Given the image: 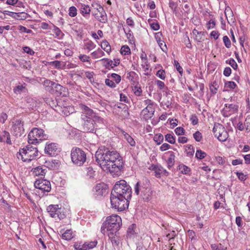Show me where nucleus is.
<instances>
[{"label": "nucleus", "instance_id": "obj_1", "mask_svg": "<svg viewBox=\"0 0 250 250\" xmlns=\"http://www.w3.org/2000/svg\"><path fill=\"white\" fill-rule=\"evenodd\" d=\"M95 157L104 171L109 172L113 177L121 174L124 167L123 158L112 147L101 146L96 152Z\"/></svg>", "mask_w": 250, "mask_h": 250}, {"label": "nucleus", "instance_id": "obj_2", "mask_svg": "<svg viewBox=\"0 0 250 250\" xmlns=\"http://www.w3.org/2000/svg\"><path fill=\"white\" fill-rule=\"evenodd\" d=\"M132 193V188L127 182L124 180L117 181L110 195L112 208L120 211L128 208Z\"/></svg>", "mask_w": 250, "mask_h": 250}, {"label": "nucleus", "instance_id": "obj_3", "mask_svg": "<svg viewBox=\"0 0 250 250\" xmlns=\"http://www.w3.org/2000/svg\"><path fill=\"white\" fill-rule=\"evenodd\" d=\"M84 121L83 126V132H92L95 129V125L99 128L105 126L104 119L97 116L93 110H83L81 116Z\"/></svg>", "mask_w": 250, "mask_h": 250}, {"label": "nucleus", "instance_id": "obj_4", "mask_svg": "<svg viewBox=\"0 0 250 250\" xmlns=\"http://www.w3.org/2000/svg\"><path fill=\"white\" fill-rule=\"evenodd\" d=\"M134 191L135 193L137 195H140L144 201L148 202L151 199L153 192L150 182L147 178H145L136 184Z\"/></svg>", "mask_w": 250, "mask_h": 250}, {"label": "nucleus", "instance_id": "obj_5", "mask_svg": "<svg viewBox=\"0 0 250 250\" xmlns=\"http://www.w3.org/2000/svg\"><path fill=\"white\" fill-rule=\"evenodd\" d=\"M122 225L121 218L117 215L108 216L104 222L101 228V231L104 234L106 231H119Z\"/></svg>", "mask_w": 250, "mask_h": 250}, {"label": "nucleus", "instance_id": "obj_6", "mask_svg": "<svg viewBox=\"0 0 250 250\" xmlns=\"http://www.w3.org/2000/svg\"><path fill=\"white\" fill-rule=\"evenodd\" d=\"M43 85L46 91L56 96L66 97L67 95L68 91L66 87L49 80H44Z\"/></svg>", "mask_w": 250, "mask_h": 250}, {"label": "nucleus", "instance_id": "obj_7", "mask_svg": "<svg viewBox=\"0 0 250 250\" xmlns=\"http://www.w3.org/2000/svg\"><path fill=\"white\" fill-rule=\"evenodd\" d=\"M31 145H27L19 150V152L17 153L18 159H20V156L23 162H30L36 158L38 155V149Z\"/></svg>", "mask_w": 250, "mask_h": 250}, {"label": "nucleus", "instance_id": "obj_8", "mask_svg": "<svg viewBox=\"0 0 250 250\" xmlns=\"http://www.w3.org/2000/svg\"><path fill=\"white\" fill-rule=\"evenodd\" d=\"M72 162L77 166H82L86 160V154L82 149L73 147L71 150Z\"/></svg>", "mask_w": 250, "mask_h": 250}, {"label": "nucleus", "instance_id": "obj_9", "mask_svg": "<svg viewBox=\"0 0 250 250\" xmlns=\"http://www.w3.org/2000/svg\"><path fill=\"white\" fill-rule=\"evenodd\" d=\"M44 130L39 128H33L28 135V142L29 144L36 145L40 141L46 140L47 136L44 133Z\"/></svg>", "mask_w": 250, "mask_h": 250}, {"label": "nucleus", "instance_id": "obj_10", "mask_svg": "<svg viewBox=\"0 0 250 250\" xmlns=\"http://www.w3.org/2000/svg\"><path fill=\"white\" fill-rule=\"evenodd\" d=\"M215 137L221 142H225L228 138L229 134L225 127L221 124L215 123L213 128Z\"/></svg>", "mask_w": 250, "mask_h": 250}, {"label": "nucleus", "instance_id": "obj_11", "mask_svg": "<svg viewBox=\"0 0 250 250\" xmlns=\"http://www.w3.org/2000/svg\"><path fill=\"white\" fill-rule=\"evenodd\" d=\"M61 151V148L57 144L54 143L46 144L44 148L45 153L51 156L57 155Z\"/></svg>", "mask_w": 250, "mask_h": 250}, {"label": "nucleus", "instance_id": "obj_12", "mask_svg": "<svg viewBox=\"0 0 250 250\" xmlns=\"http://www.w3.org/2000/svg\"><path fill=\"white\" fill-rule=\"evenodd\" d=\"M34 187L36 188L47 192H49L51 189L50 182L45 179L37 180L34 183Z\"/></svg>", "mask_w": 250, "mask_h": 250}, {"label": "nucleus", "instance_id": "obj_13", "mask_svg": "<svg viewBox=\"0 0 250 250\" xmlns=\"http://www.w3.org/2000/svg\"><path fill=\"white\" fill-rule=\"evenodd\" d=\"M95 8L97 10V13H93V14L95 18L99 21L102 23H105L107 21L106 13L104 10L103 7L97 3L95 4Z\"/></svg>", "mask_w": 250, "mask_h": 250}, {"label": "nucleus", "instance_id": "obj_14", "mask_svg": "<svg viewBox=\"0 0 250 250\" xmlns=\"http://www.w3.org/2000/svg\"><path fill=\"white\" fill-rule=\"evenodd\" d=\"M97 244V241H94L89 243L76 242L74 245V248L76 250H87L93 248Z\"/></svg>", "mask_w": 250, "mask_h": 250}, {"label": "nucleus", "instance_id": "obj_15", "mask_svg": "<svg viewBox=\"0 0 250 250\" xmlns=\"http://www.w3.org/2000/svg\"><path fill=\"white\" fill-rule=\"evenodd\" d=\"M93 191L97 196H103L108 192V186L104 183L97 184L93 188Z\"/></svg>", "mask_w": 250, "mask_h": 250}, {"label": "nucleus", "instance_id": "obj_16", "mask_svg": "<svg viewBox=\"0 0 250 250\" xmlns=\"http://www.w3.org/2000/svg\"><path fill=\"white\" fill-rule=\"evenodd\" d=\"M24 122L21 120H16L13 125V129L15 135L21 136L24 133Z\"/></svg>", "mask_w": 250, "mask_h": 250}, {"label": "nucleus", "instance_id": "obj_17", "mask_svg": "<svg viewBox=\"0 0 250 250\" xmlns=\"http://www.w3.org/2000/svg\"><path fill=\"white\" fill-rule=\"evenodd\" d=\"M60 209L58 205H50L47 208V212L50 216L55 218L58 216V213L60 212Z\"/></svg>", "mask_w": 250, "mask_h": 250}, {"label": "nucleus", "instance_id": "obj_18", "mask_svg": "<svg viewBox=\"0 0 250 250\" xmlns=\"http://www.w3.org/2000/svg\"><path fill=\"white\" fill-rule=\"evenodd\" d=\"M119 231H110L108 232L109 239L110 240L113 245L118 246L120 244Z\"/></svg>", "mask_w": 250, "mask_h": 250}, {"label": "nucleus", "instance_id": "obj_19", "mask_svg": "<svg viewBox=\"0 0 250 250\" xmlns=\"http://www.w3.org/2000/svg\"><path fill=\"white\" fill-rule=\"evenodd\" d=\"M101 61L103 62L104 66L106 67V68L110 69V68H113L115 66H116L120 63V60H114V62H113L112 60H110L108 59H103L101 60Z\"/></svg>", "mask_w": 250, "mask_h": 250}, {"label": "nucleus", "instance_id": "obj_20", "mask_svg": "<svg viewBox=\"0 0 250 250\" xmlns=\"http://www.w3.org/2000/svg\"><path fill=\"white\" fill-rule=\"evenodd\" d=\"M27 84L25 83H19L14 89L13 91L16 94H21L22 93H27L28 91L26 88Z\"/></svg>", "mask_w": 250, "mask_h": 250}, {"label": "nucleus", "instance_id": "obj_21", "mask_svg": "<svg viewBox=\"0 0 250 250\" xmlns=\"http://www.w3.org/2000/svg\"><path fill=\"white\" fill-rule=\"evenodd\" d=\"M45 164L49 169L57 170L59 169L60 167L61 162L58 160H52L51 161L46 162Z\"/></svg>", "mask_w": 250, "mask_h": 250}, {"label": "nucleus", "instance_id": "obj_22", "mask_svg": "<svg viewBox=\"0 0 250 250\" xmlns=\"http://www.w3.org/2000/svg\"><path fill=\"white\" fill-rule=\"evenodd\" d=\"M79 10L82 15L85 18H87L90 13L91 9L88 5L81 4L79 5Z\"/></svg>", "mask_w": 250, "mask_h": 250}, {"label": "nucleus", "instance_id": "obj_23", "mask_svg": "<svg viewBox=\"0 0 250 250\" xmlns=\"http://www.w3.org/2000/svg\"><path fill=\"white\" fill-rule=\"evenodd\" d=\"M0 142H6L7 144H11L10 135L8 132L4 130L0 134Z\"/></svg>", "mask_w": 250, "mask_h": 250}, {"label": "nucleus", "instance_id": "obj_24", "mask_svg": "<svg viewBox=\"0 0 250 250\" xmlns=\"http://www.w3.org/2000/svg\"><path fill=\"white\" fill-rule=\"evenodd\" d=\"M33 173L36 176H44L47 171L46 168H43L41 166L32 169Z\"/></svg>", "mask_w": 250, "mask_h": 250}, {"label": "nucleus", "instance_id": "obj_25", "mask_svg": "<svg viewBox=\"0 0 250 250\" xmlns=\"http://www.w3.org/2000/svg\"><path fill=\"white\" fill-rule=\"evenodd\" d=\"M179 169L181 170V172L185 175H190L191 172V169L188 167L184 165L181 164L179 166Z\"/></svg>", "mask_w": 250, "mask_h": 250}, {"label": "nucleus", "instance_id": "obj_26", "mask_svg": "<svg viewBox=\"0 0 250 250\" xmlns=\"http://www.w3.org/2000/svg\"><path fill=\"white\" fill-rule=\"evenodd\" d=\"M29 15L24 12H15L14 19L18 20H24L26 19Z\"/></svg>", "mask_w": 250, "mask_h": 250}, {"label": "nucleus", "instance_id": "obj_27", "mask_svg": "<svg viewBox=\"0 0 250 250\" xmlns=\"http://www.w3.org/2000/svg\"><path fill=\"white\" fill-rule=\"evenodd\" d=\"M199 88V90L196 93V94L195 95L196 97L199 98H202L204 94V88L205 86L203 83H200L198 85H196V88Z\"/></svg>", "mask_w": 250, "mask_h": 250}, {"label": "nucleus", "instance_id": "obj_28", "mask_svg": "<svg viewBox=\"0 0 250 250\" xmlns=\"http://www.w3.org/2000/svg\"><path fill=\"white\" fill-rule=\"evenodd\" d=\"M72 231L71 229L66 230L62 236L63 239L65 240H70L73 238Z\"/></svg>", "mask_w": 250, "mask_h": 250}, {"label": "nucleus", "instance_id": "obj_29", "mask_svg": "<svg viewBox=\"0 0 250 250\" xmlns=\"http://www.w3.org/2000/svg\"><path fill=\"white\" fill-rule=\"evenodd\" d=\"M96 47V44L91 40H87L84 44V48L89 51L93 49Z\"/></svg>", "mask_w": 250, "mask_h": 250}, {"label": "nucleus", "instance_id": "obj_30", "mask_svg": "<svg viewBox=\"0 0 250 250\" xmlns=\"http://www.w3.org/2000/svg\"><path fill=\"white\" fill-rule=\"evenodd\" d=\"M169 153L170 155L167 160V163L168 164V168H170L171 167H172L174 165L175 159L174 153L172 151L169 152Z\"/></svg>", "mask_w": 250, "mask_h": 250}, {"label": "nucleus", "instance_id": "obj_31", "mask_svg": "<svg viewBox=\"0 0 250 250\" xmlns=\"http://www.w3.org/2000/svg\"><path fill=\"white\" fill-rule=\"evenodd\" d=\"M54 27L53 32L55 34V37L59 39H62L64 36V34L60 29V28L54 25Z\"/></svg>", "mask_w": 250, "mask_h": 250}, {"label": "nucleus", "instance_id": "obj_32", "mask_svg": "<svg viewBox=\"0 0 250 250\" xmlns=\"http://www.w3.org/2000/svg\"><path fill=\"white\" fill-rule=\"evenodd\" d=\"M101 46L102 48L107 53L111 51V46L109 42L104 40L101 42Z\"/></svg>", "mask_w": 250, "mask_h": 250}, {"label": "nucleus", "instance_id": "obj_33", "mask_svg": "<svg viewBox=\"0 0 250 250\" xmlns=\"http://www.w3.org/2000/svg\"><path fill=\"white\" fill-rule=\"evenodd\" d=\"M153 170L155 173V176L157 178H160L161 177L163 171H165V172L166 171V170L164 169L163 167L161 166H155L153 167Z\"/></svg>", "mask_w": 250, "mask_h": 250}, {"label": "nucleus", "instance_id": "obj_34", "mask_svg": "<svg viewBox=\"0 0 250 250\" xmlns=\"http://www.w3.org/2000/svg\"><path fill=\"white\" fill-rule=\"evenodd\" d=\"M135 227V225L132 224L131 226H130L128 228L127 231V234H126V236L128 238H132L135 234V230H134V228Z\"/></svg>", "mask_w": 250, "mask_h": 250}, {"label": "nucleus", "instance_id": "obj_35", "mask_svg": "<svg viewBox=\"0 0 250 250\" xmlns=\"http://www.w3.org/2000/svg\"><path fill=\"white\" fill-rule=\"evenodd\" d=\"M219 86L217 83L215 81L212 82L209 85V89L212 94H215L217 93Z\"/></svg>", "mask_w": 250, "mask_h": 250}, {"label": "nucleus", "instance_id": "obj_36", "mask_svg": "<svg viewBox=\"0 0 250 250\" xmlns=\"http://www.w3.org/2000/svg\"><path fill=\"white\" fill-rule=\"evenodd\" d=\"M207 156V153L201 149L197 150L195 153V157L200 160L203 159Z\"/></svg>", "mask_w": 250, "mask_h": 250}, {"label": "nucleus", "instance_id": "obj_37", "mask_svg": "<svg viewBox=\"0 0 250 250\" xmlns=\"http://www.w3.org/2000/svg\"><path fill=\"white\" fill-rule=\"evenodd\" d=\"M153 140L157 143V145H160L164 140V136L161 133L155 134Z\"/></svg>", "mask_w": 250, "mask_h": 250}, {"label": "nucleus", "instance_id": "obj_38", "mask_svg": "<svg viewBox=\"0 0 250 250\" xmlns=\"http://www.w3.org/2000/svg\"><path fill=\"white\" fill-rule=\"evenodd\" d=\"M192 33L193 35L195 36L194 39L196 41L200 42H201V40L202 39V37L201 36V35L202 34V32L201 31H198L197 30L194 29L192 31Z\"/></svg>", "mask_w": 250, "mask_h": 250}, {"label": "nucleus", "instance_id": "obj_39", "mask_svg": "<svg viewBox=\"0 0 250 250\" xmlns=\"http://www.w3.org/2000/svg\"><path fill=\"white\" fill-rule=\"evenodd\" d=\"M165 140L171 144L175 143V137L171 134H167L165 135Z\"/></svg>", "mask_w": 250, "mask_h": 250}, {"label": "nucleus", "instance_id": "obj_40", "mask_svg": "<svg viewBox=\"0 0 250 250\" xmlns=\"http://www.w3.org/2000/svg\"><path fill=\"white\" fill-rule=\"evenodd\" d=\"M143 112H145L144 114V118L146 120H147L151 118L153 114L154 110H142Z\"/></svg>", "mask_w": 250, "mask_h": 250}, {"label": "nucleus", "instance_id": "obj_41", "mask_svg": "<svg viewBox=\"0 0 250 250\" xmlns=\"http://www.w3.org/2000/svg\"><path fill=\"white\" fill-rule=\"evenodd\" d=\"M186 147L188 148V149H186L187 151V155L188 157H191L193 155L194 153V149L192 146L191 145H187L186 146Z\"/></svg>", "mask_w": 250, "mask_h": 250}, {"label": "nucleus", "instance_id": "obj_42", "mask_svg": "<svg viewBox=\"0 0 250 250\" xmlns=\"http://www.w3.org/2000/svg\"><path fill=\"white\" fill-rule=\"evenodd\" d=\"M120 52L122 55H126L130 53V48L127 45H123L121 49Z\"/></svg>", "mask_w": 250, "mask_h": 250}, {"label": "nucleus", "instance_id": "obj_43", "mask_svg": "<svg viewBox=\"0 0 250 250\" xmlns=\"http://www.w3.org/2000/svg\"><path fill=\"white\" fill-rule=\"evenodd\" d=\"M226 63L229 64L234 69H237L238 65L233 59H230L226 61Z\"/></svg>", "mask_w": 250, "mask_h": 250}, {"label": "nucleus", "instance_id": "obj_44", "mask_svg": "<svg viewBox=\"0 0 250 250\" xmlns=\"http://www.w3.org/2000/svg\"><path fill=\"white\" fill-rule=\"evenodd\" d=\"M69 16L71 17H75L77 14V10L75 6H71L69 9Z\"/></svg>", "mask_w": 250, "mask_h": 250}, {"label": "nucleus", "instance_id": "obj_45", "mask_svg": "<svg viewBox=\"0 0 250 250\" xmlns=\"http://www.w3.org/2000/svg\"><path fill=\"white\" fill-rule=\"evenodd\" d=\"M184 42L185 44H186L187 47L188 48H191L192 47L191 43L190 42L188 36V33L187 32L184 36Z\"/></svg>", "mask_w": 250, "mask_h": 250}, {"label": "nucleus", "instance_id": "obj_46", "mask_svg": "<svg viewBox=\"0 0 250 250\" xmlns=\"http://www.w3.org/2000/svg\"><path fill=\"white\" fill-rule=\"evenodd\" d=\"M166 72L163 69H160L157 72L156 76L162 80H165Z\"/></svg>", "mask_w": 250, "mask_h": 250}, {"label": "nucleus", "instance_id": "obj_47", "mask_svg": "<svg viewBox=\"0 0 250 250\" xmlns=\"http://www.w3.org/2000/svg\"><path fill=\"white\" fill-rule=\"evenodd\" d=\"M245 125L247 132L250 131V115H248L245 120Z\"/></svg>", "mask_w": 250, "mask_h": 250}, {"label": "nucleus", "instance_id": "obj_48", "mask_svg": "<svg viewBox=\"0 0 250 250\" xmlns=\"http://www.w3.org/2000/svg\"><path fill=\"white\" fill-rule=\"evenodd\" d=\"M193 138L197 142H200L202 139V135L201 132L197 131L193 134Z\"/></svg>", "mask_w": 250, "mask_h": 250}, {"label": "nucleus", "instance_id": "obj_49", "mask_svg": "<svg viewBox=\"0 0 250 250\" xmlns=\"http://www.w3.org/2000/svg\"><path fill=\"white\" fill-rule=\"evenodd\" d=\"M225 14L226 15V18L228 19V17H230V16L233 17V13L229 6H227L225 8Z\"/></svg>", "mask_w": 250, "mask_h": 250}, {"label": "nucleus", "instance_id": "obj_50", "mask_svg": "<svg viewBox=\"0 0 250 250\" xmlns=\"http://www.w3.org/2000/svg\"><path fill=\"white\" fill-rule=\"evenodd\" d=\"M225 45L227 48H229L231 46V42L227 36H225L223 39Z\"/></svg>", "mask_w": 250, "mask_h": 250}, {"label": "nucleus", "instance_id": "obj_51", "mask_svg": "<svg viewBox=\"0 0 250 250\" xmlns=\"http://www.w3.org/2000/svg\"><path fill=\"white\" fill-rule=\"evenodd\" d=\"M111 77L114 79L116 83H119L121 82V77L119 75L116 73H112L111 74Z\"/></svg>", "mask_w": 250, "mask_h": 250}, {"label": "nucleus", "instance_id": "obj_52", "mask_svg": "<svg viewBox=\"0 0 250 250\" xmlns=\"http://www.w3.org/2000/svg\"><path fill=\"white\" fill-rule=\"evenodd\" d=\"M105 84L111 88H115L116 84L114 82L109 79H106L105 80Z\"/></svg>", "mask_w": 250, "mask_h": 250}, {"label": "nucleus", "instance_id": "obj_53", "mask_svg": "<svg viewBox=\"0 0 250 250\" xmlns=\"http://www.w3.org/2000/svg\"><path fill=\"white\" fill-rule=\"evenodd\" d=\"M175 132L177 135H184L185 132V130L184 128L182 127H178L175 129Z\"/></svg>", "mask_w": 250, "mask_h": 250}, {"label": "nucleus", "instance_id": "obj_54", "mask_svg": "<svg viewBox=\"0 0 250 250\" xmlns=\"http://www.w3.org/2000/svg\"><path fill=\"white\" fill-rule=\"evenodd\" d=\"M174 65L176 67L177 70L179 72V73L182 74L183 72V69L182 67L180 66L179 63L177 61H176V60L174 61Z\"/></svg>", "mask_w": 250, "mask_h": 250}, {"label": "nucleus", "instance_id": "obj_55", "mask_svg": "<svg viewBox=\"0 0 250 250\" xmlns=\"http://www.w3.org/2000/svg\"><path fill=\"white\" fill-rule=\"evenodd\" d=\"M50 64L54 66L56 68L61 69V62L59 61H55L50 62Z\"/></svg>", "mask_w": 250, "mask_h": 250}, {"label": "nucleus", "instance_id": "obj_56", "mask_svg": "<svg viewBox=\"0 0 250 250\" xmlns=\"http://www.w3.org/2000/svg\"><path fill=\"white\" fill-rule=\"evenodd\" d=\"M18 29L21 32L31 33L32 32L31 30L27 29L25 27L22 25L19 26Z\"/></svg>", "mask_w": 250, "mask_h": 250}, {"label": "nucleus", "instance_id": "obj_57", "mask_svg": "<svg viewBox=\"0 0 250 250\" xmlns=\"http://www.w3.org/2000/svg\"><path fill=\"white\" fill-rule=\"evenodd\" d=\"M134 93L136 96H140L142 93V89L140 87L135 86L133 89Z\"/></svg>", "mask_w": 250, "mask_h": 250}, {"label": "nucleus", "instance_id": "obj_58", "mask_svg": "<svg viewBox=\"0 0 250 250\" xmlns=\"http://www.w3.org/2000/svg\"><path fill=\"white\" fill-rule=\"evenodd\" d=\"M150 25L151 28L155 31H157L160 29L159 24L157 22L150 23Z\"/></svg>", "mask_w": 250, "mask_h": 250}, {"label": "nucleus", "instance_id": "obj_59", "mask_svg": "<svg viewBox=\"0 0 250 250\" xmlns=\"http://www.w3.org/2000/svg\"><path fill=\"white\" fill-rule=\"evenodd\" d=\"M190 120L193 125H196L198 123V119L195 115H192L190 118Z\"/></svg>", "mask_w": 250, "mask_h": 250}, {"label": "nucleus", "instance_id": "obj_60", "mask_svg": "<svg viewBox=\"0 0 250 250\" xmlns=\"http://www.w3.org/2000/svg\"><path fill=\"white\" fill-rule=\"evenodd\" d=\"M236 174L238 178L241 181H244L246 179V176L242 172H236Z\"/></svg>", "mask_w": 250, "mask_h": 250}, {"label": "nucleus", "instance_id": "obj_61", "mask_svg": "<svg viewBox=\"0 0 250 250\" xmlns=\"http://www.w3.org/2000/svg\"><path fill=\"white\" fill-rule=\"evenodd\" d=\"M216 161L218 164L221 165H224L225 163V158L221 156L216 157Z\"/></svg>", "mask_w": 250, "mask_h": 250}, {"label": "nucleus", "instance_id": "obj_62", "mask_svg": "<svg viewBox=\"0 0 250 250\" xmlns=\"http://www.w3.org/2000/svg\"><path fill=\"white\" fill-rule=\"evenodd\" d=\"M7 115L6 113L2 112L0 115V122H1L2 124H4L5 121L7 120Z\"/></svg>", "mask_w": 250, "mask_h": 250}, {"label": "nucleus", "instance_id": "obj_63", "mask_svg": "<svg viewBox=\"0 0 250 250\" xmlns=\"http://www.w3.org/2000/svg\"><path fill=\"white\" fill-rule=\"evenodd\" d=\"M226 86L231 89H234L236 86V83L233 82H228L225 83Z\"/></svg>", "mask_w": 250, "mask_h": 250}, {"label": "nucleus", "instance_id": "obj_64", "mask_svg": "<svg viewBox=\"0 0 250 250\" xmlns=\"http://www.w3.org/2000/svg\"><path fill=\"white\" fill-rule=\"evenodd\" d=\"M170 147L171 146L169 144L167 143H164L160 146V149L162 151H164L169 149Z\"/></svg>", "mask_w": 250, "mask_h": 250}]
</instances>
